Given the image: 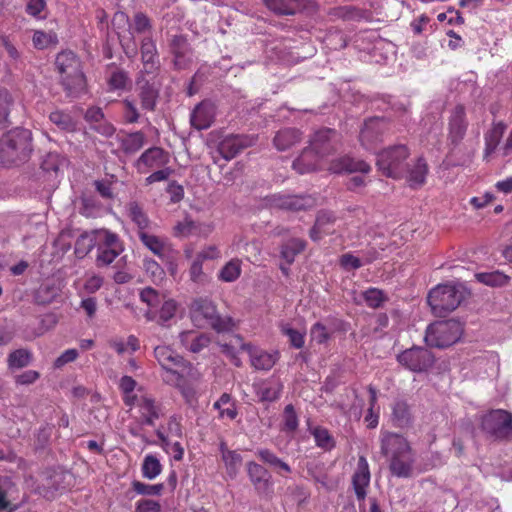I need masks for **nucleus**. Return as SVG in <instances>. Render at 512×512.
I'll use <instances>...</instances> for the list:
<instances>
[{
  "instance_id": "obj_1",
  "label": "nucleus",
  "mask_w": 512,
  "mask_h": 512,
  "mask_svg": "<svg viewBox=\"0 0 512 512\" xmlns=\"http://www.w3.org/2000/svg\"><path fill=\"white\" fill-rule=\"evenodd\" d=\"M33 152L32 133L17 127L0 138V164L3 166L21 165L30 159Z\"/></svg>"
},
{
  "instance_id": "obj_2",
  "label": "nucleus",
  "mask_w": 512,
  "mask_h": 512,
  "mask_svg": "<svg viewBox=\"0 0 512 512\" xmlns=\"http://www.w3.org/2000/svg\"><path fill=\"white\" fill-rule=\"evenodd\" d=\"M55 65L60 74V83L71 98H77L85 92L86 78L78 56L72 51H62L55 59Z\"/></svg>"
},
{
  "instance_id": "obj_3",
  "label": "nucleus",
  "mask_w": 512,
  "mask_h": 512,
  "mask_svg": "<svg viewBox=\"0 0 512 512\" xmlns=\"http://www.w3.org/2000/svg\"><path fill=\"white\" fill-rule=\"evenodd\" d=\"M190 318L196 327L209 326L218 333L228 332L234 327L233 319L220 316L216 306L207 298H198L191 303Z\"/></svg>"
},
{
  "instance_id": "obj_4",
  "label": "nucleus",
  "mask_w": 512,
  "mask_h": 512,
  "mask_svg": "<svg viewBox=\"0 0 512 512\" xmlns=\"http://www.w3.org/2000/svg\"><path fill=\"white\" fill-rule=\"evenodd\" d=\"M464 298L465 294L461 287L442 284L429 292L427 302L435 316L445 317L454 311Z\"/></svg>"
},
{
  "instance_id": "obj_5",
  "label": "nucleus",
  "mask_w": 512,
  "mask_h": 512,
  "mask_svg": "<svg viewBox=\"0 0 512 512\" xmlns=\"http://www.w3.org/2000/svg\"><path fill=\"white\" fill-rule=\"evenodd\" d=\"M462 334L463 324L456 319H448L430 324L424 340L429 347L443 349L458 342Z\"/></svg>"
},
{
  "instance_id": "obj_6",
  "label": "nucleus",
  "mask_w": 512,
  "mask_h": 512,
  "mask_svg": "<svg viewBox=\"0 0 512 512\" xmlns=\"http://www.w3.org/2000/svg\"><path fill=\"white\" fill-rule=\"evenodd\" d=\"M154 355L158 363L165 371L163 380L166 383L180 385L184 379V372L191 368V364L184 360L168 346H157Z\"/></svg>"
},
{
  "instance_id": "obj_7",
  "label": "nucleus",
  "mask_w": 512,
  "mask_h": 512,
  "mask_svg": "<svg viewBox=\"0 0 512 512\" xmlns=\"http://www.w3.org/2000/svg\"><path fill=\"white\" fill-rule=\"evenodd\" d=\"M408 156L409 150L405 145L390 146L377 154L376 165L383 175L400 178L405 171Z\"/></svg>"
},
{
  "instance_id": "obj_8",
  "label": "nucleus",
  "mask_w": 512,
  "mask_h": 512,
  "mask_svg": "<svg viewBox=\"0 0 512 512\" xmlns=\"http://www.w3.org/2000/svg\"><path fill=\"white\" fill-rule=\"evenodd\" d=\"M480 427L494 440H504L512 435V414L504 409H492L481 417Z\"/></svg>"
},
{
  "instance_id": "obj_9",
  "label": "nucleus",
  "mask_w": 512,
  "mask_h": 512,
  "mask_svg": "<svg viewBox=\"0 0 512 512\" xmlns=\"http://www.w3.org/2000/svg\"><path fill=\"white\" fill-rule=\"evenodd\" d=\"M390 123L384 117H371L364 121L360 130L359 140L361 145L367 149H374L383 141L384 135L389 130Z\"/></svg>"
},
{
  "instance_id": "obj_10",
  "label": "nucleus",
  "mask_w": 512,
  "mask_h": 512,
  "mask_svg": "<svg viewBox=\"0 0 512 512\" xmlns=\"http://www.w3.org/2000/svg\"><path fill=\"white\" fill-rule=\"evenodd\" d=\"M398 362L412 372L427 371L434 364V355L424 347L413 346L397 356Z\"/></svg>"
},
{
  "instance_id": "obj_11",
  "label": "nucleus",
  "mask_w": 512,
  "mask_h": 512,
  "mask_svg": "<svg viewBox=\"0 0 512 512\" xmlns=\"http://www.w3.org/2000/svg\"><path fill=\"white\" fill-rule=\"evenodd\" d=\"M101 241L97 246L98 254L96 257V265L98 267L110 265L117 256L123 251V245L119 237L105 230L100 232Z\"/></svg>"
},
{
  "instance_id": "obj_12",
  "label": "nucleus",
  "mask_w": 512,
  "mask_h": 512,
  "mask_svg": "<svg viewBox=\"0 0 512 512\" xmlns=\"http://www.w3.org/2000/svg\"><path fill=\"white\" fill-rule=\"evenodd\" d=\"M271 208L297 212L313 208L316 200L310 195L274 194L267 198Z\"/></svg>"
},
{
  "instance_id": "obj_13",
  "label": "nucleus",
  "mask_w": 512,
  "mask_h": 512,
  "mask_svg": "<svg viewBox=\"0 0 512 512\" xmlns=\"http://www.w3.org/2000/svg\"><path fill=\"white\" fill-rule=\"evenodd\" d=\"M144 75V71H140L136 78L137 96L143 110L155 111L160 96V85L146 79Z\"/></svg>"
},
{
  "instance_id": "obj_14",
  "label": "nucleus",
  "mask_w": 512,
  "mask_h": 512,
  "mask_svg": "<svg viewBox=\"0 0 512 512\" xmlns=\"http://www.w3.org/2000/svg\"><path fill=\"white\" fill-rule=\"evenodd\" d=\"M257 137L253 135H228L218 144V152L225 160H231L244 149L253 146Z\"/></svg>"
},
{
  "instance_id": "obj_15",
  "label": "nucleus",
  "mask_w": 512,
  "mask_h": 512,
  "mask_svg": "<svg viewBox=\"0 0 512 512\" xmlns=\"http://www.w3.org/2000/svg\"><path fill=\"white\" fill-rule=\"evenodd\" d=\"M468 121L466 119L465 107L458 104L454 107L449 117L448 124V140L454 146L460 144L466 135Z\"/></svg>"
},
{
  "instance_id": "obj_16",
  "label": "nucleus",
  "mask_w": 512,
  "mask_h": 512,
  "mask_svg": "<svg viewBox=\"0 0 512 512\" xmlns=\"http://www.w3.org/2000/svg\"><path fill=\"white\" fill-rule=\"evenodd\" d=\"M169 49L174 56L173 63L176 69H185L192 62V48L184 35H172Z\"/></svg>"
},
{
  "instance_id": "obj_17",
  "label": "nucleus",
  "mask_w": 512,
  "mask_h": 512,
  "mask_svg": "<svg viewBox=\"0 0 512 512\" xmlns=\"http://www.w3.org/2000/svg\"><path fill=\"white\" fill-rule=\"evenodd\" d=\"M336 134V131L330 128H322L316 131L310 139L309 149L320 157L329 155L335 149L334 138Z\"/></svg>"
},
{
  "instance_id": "obj_18",
  "label": "nucleus",
  "mask_w": 512,
  "mask_h": 512,
  "mask_svg": "<svg viewBox=\"0 0 512 512\" xmlns=\"http://www.w3.org/2000/svg\"><path fill=\"white\" fill-rule=\"evenodd\" d=\"M264 5L278 16H291L307 9L311 0H262Z\"/></svg>"
},
{
  "instance_id": "obj_19",
  "label": "nucleus",
  "mask_w": 512,
  "mask_h": 512,
  "mask_svg": "<svg viewBox=\"0 0 512 512\" xmlns=\"http://www.w3.org/2000/svg\"><path fill=\"white\" fill-rule=\"evenodd\" d=\"M214 229L213 224L194 221L186 216L183 221L177 222L173 228L175 237L186 238L190 235L208 236Z\"/></svg>"
},
{
  "instance_id": "obj_20",
  "label": "nucleus",
  "mask_w": 512,
  "mask_h": 512,
  "mask_svg": "<svg viewBox=\"0 0 512 512\" xmlns=\"http://www.w3.org/2000/svg\"><path fill=\"white\" fill-rule=\"evenodd\" d=\"M407 440L397 433L384 432L381 436V453L386 457H394L410 452Z\"/></svg>"
},
{
  "instance_id": "obj_21",
  "label": "nucleus",
  "mask_w": 512,
  "mask_h": 512,
  "mask_svg": "<svg viewBox=\"0 0 512 512\" xmlns=\"http://www.w3.org/2000/svg\"><path fill=\"white\" fill-rule=\"evenodd\" d=\"M370 483L369 465L364 456H360L356 471L352 476L353 489L358 501H364L367 495V487Z\"/></svg>"
},
{
  "instance_id": "obj_22",
  "label": "nucleus",
  "mask_w": 512,
  "mask_h": 512,
  "mask_svg": "<svg viewBox=\"0 0 512 512\" xmlns=\"http://www.w3.org/2000/svg\"><path fill=\"white\" fill-rule=\"evenodd\" d=\"M214 118L215 106L209 101H202L194 108L190 121L197 130H204L211 126Z\"/></svg>"
},
{
  "instance_id": "obj_23",
  "label": "nucleus",
  "mask_w": 512,
  "mask_h": 512,
  "mask_svg": "<svg viewBox=\"0 0 512 512\" xmlns=\"http://www.w3.org/2000/svg\"><path fill=\"white\" fill-rule=\"evenodd\" d=\"M247 473L250 481L258 492L264 493L270 489L272 476L265 467L251 461L247 463Z\"/></svg>"
},
{
  "instance_id": "obj_24",
  "label": "nucleus",
  "mask_w": 512,
  "mask_h": 512,
  "mask_svg": "<svg viewBox=\"0 0 512 512\" xmlns=\"http://www.w3.org/2000/svg\"><path fill=\"white\" fill-rule=\"evenodd\" d=\"M141 60L144 74H153L159 69V59L154 41L146 37L141 43Z\"/></svg>"
},
{
  "instance_id": "obj_25",
  "label": "nucleus",
  "mask_w": 512,
  "mask_h": 512,
  "mask_svg": "<svg viewBox=\"0 0 512 512\" xmlns=\"http://www.w3.org/2000/svg\"><path fill=\"white\" fill-rule=\"evenodd\" d=\"M106 229L91 230L83 232L75 242L74 253L77 258L83 259L94 247H97L101 241L100 232Z\"/></svg>"
},
{
  "instance_id": "obj_26",
  "label": "nucleus",
  "mask_w": 512,
  "mask_h": 512,
  "mask_svg": "<svg viewBox=\"0 0 512 512\" xmlns=\"http://www.w3.org/2000/svg\"><path fill=\"white\" fill-rule=\"evenodd\" d=\"M302 139L300 130L287 127L279 130L273 139V144L278 151H286L299 143Z\"/></svg>"
},
{
  "instance_id": "obj_27",
  "label": "nucleus",
  "mask_w": 512,
  "mask_h": 512,
  "mask_svg": "<svg viewBox=\"0 0 512 512\" xmlns=\"http://www.w3.org/2000/svg\"><path fill=\"white\" fill-rule=\"evenodd\" d=\"M251 365L257 370H270L279 358L278 352H267L255 347L249 348Z\"/></svg>"
},
{
  "instance_id": "obj_28",
  "label": "nucleus",
  "mask_w": 512,
  "mask_h": 512,
  "mask_svg": "<svg viewBox=\"0 0 512 512\" xmlns=\"http://www.w3.org/2000/svg\"><path fill=\"white\" fill-rule=\"evenodd\" d=\"M413 457L410 452L390 458L389 468L394 476L408 478L412 474Z\"/></svg>"
},
{
  "instance_id": "obj_29",
  "label": "nucleus",
  "mask_w": 512,
  "mask_h": 512,
  "mask_svg": "<svg viewBox=\"0 0 512 512\" xmlns=\"http://www.w3.org/2000/svg\"><path fill=\"white\" fill-rule=\"evenodd\" d=\"M107 73V84L110 90H125L131 84L129 73L115 64L109 65Z\"/></svg>"
},
{
  "instance_id": "obj_30",
  "label": "nucleus",
  "mask_w": 512,
  "mask_h": 512,
  "mask_svg": "<svg viewBox=\"0 0 512 512\" xmlns=\"http://www.w3.org/2000/svg\"><path fill=\"white\" fill-rule=\"evenodd\" d=\"M169 161L167 153L160 147H151L147 149L139 157L137 164L145 165L149 168L160 167L167 164Z\"/></svg>"
},
{
  "instance_id": "obj_31",
  "label": "nucleus",
  "mask_w": 512,
  "mask_h": 512,
  "mask_svg": "<svg viewBox=\"0 0 512 512\" xmlns=\"http://www.w3.org/2000/svg\"><path fill=\"white\" fill-rule=\"evenodd\" d=\"M319 158H321L319 155H316L309 148H305L299 157L293 161V168L300 174L315 171Z\"/></svg>"
},
{
  "instance_id": "obj_32",
  "label": "nucleus",
  "mask_w": 512,
  "mask_h": 512,
  "mask_svg": "<svg viewBox=\"0 0 512 512\" xmlns=\"http://www.w3.org/2000/svg\"><path fill=\"white\" fill-rule=\"evenodd\" d=\"M122 151L127 154H135L145 144L146 136L142 131H135L126 134L119 139Z\"/></svg>"
},
{
  "instance_id": "obj_33",
  "label": "nucleus",
  "mask_w": 512,
  "mask_h": 512,
  "mask_svg": "<svg viewBox=\"0 0 512 512\" xmlns=\"http://www.w3.org/2000/svg\"><path fill=\"white\" fill-rule=\"evenodd\" d=\"M330 14L347 21H360L363 19L368 20L370 18V15L366 10L356 8L352 5L333 8Z\"/></svg>"
},
{
  "instance_id": "obj_34",
  "label": "nucleus",
  "mask_w": 512,
  "mask_h": 512,
  "mask_svg": "<svg viewBox=\"0 0 512 512\" xmlns=\"http://www.w3.org/2000/svg\"><path fill=\"white\" fill-rule=\"evenodd\" d=\"M392 422L399 428H405L411 425L412 416L408 404L403 400H398L392 407Z\"/></svg>"
},
{
  "instance_id": "obj_35",
  "label": "nucleus",
  "mask_w": 512,
  "mask_h": 512,
  "mask_svg": "<svg viewBox=\"0 0 512 512\" xmlns=\"http://www.w3.org/2000/svg\"><path fill=\"white\" fill-rule=\"evenodd\" d=\"M128 216L131 221L138 227V231H144L150 226V219L144 212L142 206L136 202L131 201L126 205Z\"/></svg>"
},
{
  "instance_id": "obj_36",
  "label": "nucleus",
  "mask_w": 512,
  "mask_h": 512,
  "mask_svg": "<svg viewBox=\"0 0 512 512\" xmlns=\"http://www.w3.org/2000/svg\"><path fill=\"white\" fill-rule=\"evenodd\" d=\"M138 237L141 243L154 255L158 256L160 259H164L165 243L160 237L149 234L145 230L138 231Z\"/></svg>"
},
{
  "instance_id": "obj_37",
  "label": "nucleus",
  "mask_w": 512,
  "mask_h": 512,
  "mask_svg": "<svg viewBox=\"0 0 512 512\" xmlns=\"http://www.w3.org/2000/svg\"><path fill=\"white\" fill-rule=\"evenodd\" d=\"M306 248V241L300 238H292L281 247V256L288 263L292 264L295 257L304 251Z\"/></svg>"
},
{
  "instance_id": "obj_38",
  "label": "nucleus",
  "mask_w": 512,
  "mask_h": 512,
  "mask_svg": "<svg viewBox=\"0 0 512 512\" xmlns=\"http://www.w3.org/2000/svg\"><path fill=\"white\" fill-rule=\"evenodd\" d=\"M33 356L28 349H16L12 351L7 358L9 369H22L32 362Z\"/></svg>"
},
{
  "instance_id": "obj_39",
  "label": "nucleus",
  "mask_w": 512,
  "mask_h": 512,
  "mask_svg": "<svg viewBox=\"0 0 512 512\" xmlns=\"http://www.w3.org/2000/svg\"><path fill=\"white\" fill-rule=\"evenodd\" d=\"M283 390V385L279 381L267 382L262 384L257 395L261 401L273 402L279 399Z\"/></svg>"
},
{
  "instance_id": "obj_40",
  "label": "nucleus",
  "mask_w": 512,
  "mask_h": 512,
  "mask_svg": "<svg viewBox=\"0 0 512 512\" xmlns=\"http://www.w3.org/2000/svg\"><path fill=\"white\" fill-rule=\"evenodd\" d=\"M478 282L491 287H502L506 285L510 279L509 276L498 270L492 272H482L475 274Z\"/></svg>"
},
{
  "instance_id": "obj_41",
  "label": "nucleus",
  "mask_w": 512,
  "mask_h": 512,
  "mask_svg": "<svg viewBox=\"0 0 512 512\" xmlns=\"http://www.w3.org/2000/svg\"><path fill=\"white\" fill-rule=\"evenodd\" d=\"M256 455L259 457L261 461L270 465L272 468L276 469L278 472L284 471L285 473H291L290 466L284 462L282 459L276 456L269 449H259L256 452Z\"/></svg>"
},
{
  "instance_id": "obj_42",
  "label": "nucleus",
  "mask_w": 512,
  "mask_h": 512,
  "mask_svg": "<svg viewBox=\"0 0 512 512\" xmlns=\"http://www.w3.org/2000/svg\"><path fill=\"white\" fill-rule=\"evenodd\" d=\"M139 406L143 410L144 423L153 426L155 420L160 417V409L155 400L150 397H142Z\"/></svg>"
},
{
  "instance_id": "obj_43",
  "label": "nucleus",
  "mask_w": 512,
  "mask_h": 512,
  "mask_svg": "<svg viewBox=\"0 0 512 512\" xmlns=\"http://www.w3.org/2000/svg\"><path fill=\"white\" fill-rule=\"evenodd\" d=\"M336 172H361L368 173L370 171V165L363 160L354 159L351 157H343L339 161V167L335 168Z\"/></svg>"
},
{
  "instance_id": "obj_44",
  "label": "nucleus",
  "mask_w": 512,
  "mask_h": 512,
  "mask_svg": "<svg viewBox=\"0 0 512 512\" xmlns=\"http://www.w3.org/2000/svg\"><path fill=\"white\" fill-rule=\"evenodd\" d=\"M311 434L314 437L316 446L324 451H331L336 445L334 437L330 434L328 429L324 427H315L311 431Z\"/></svg>"
},
{
  "instance_id": "obj_45",
  "label": "nucleus",
  "mask_w": 512,
  "mask_h": 512,
  "mask_svg": "<svg viewBox=\"0 0 512 512\" xmlns=\"http://www.w3.org/2000/svg\"><path fill=\"white\" fill-rule=\"evenodd\" d=\"M428 172L427 164L422 158H419L414 167L409 171L408 182L413 188L424 184Z\"/></svg>"
},
{
  "instance_id": "obj_46",
  "label": "nucleus",
  "mask_w": 512,
  "mask_h": 512,
  "mask_svg": "<svg viewBox=\"0 0 512 512\" xmlns=\"http://www.w3.org/2000/svg\"><path fill=\"white\" fill-rule=\"evenodd\" d=\"M49 119L62 131L72 132L76 129V123L69 113L56 110L50 113Z\"/></svg>"
},
{
  "instance_id": "obj_47",
  "label": "nucleus",
  "mask_w": 512,
  "mask_h": 512,
  "mask_svg": "<svg viewBox=\"0 0 512 512\" xmlns=\"http://www.w3.org/2000/svg\"><path fill=\"white\" fill-rule=\"evenodd\" d=\"M241 274V262L238 259H232L219 272V279L224 282H233Z\"/></svg>"
},
{
  "instance_id": "obj_48",
  "label": "nucleus",
  "mask_w": 512,
  "mask_h": 512,
  "mask_svg": "<svg viewBox=\"0 0 512 512\" xmlns=\"http://www.w3.org/2000/svg\"><path fill=\"white\" fill-rule=\"evenodd\" d=\"M504 129L505 126L502 123H498L494 126L490 134L485 137V157H488L496 150Z\"/></svg>"
},
{
  "instance_id": "obj_49",
  "label": "nucleus",
  "mask_w": 512,
  "mask_h": 512,
  "mask_svg": "<svg viewBox=\"0 0 512 512\" xmlns=\"http://www.w3.org/2000/svg\"><path fill=\"white\" fill-rule=\"evenodd\" d=\"M162 470L159 460L153 455H146L142 464V475L144 478L152 480L156 478Z\"/></svg>"
},
{
  "instance_id": "obj_50",
  "label": "nucleus",
  "mask_w": 512,
  "mask_h": 512,
  "mask_svg": "<svg viewBox=\"0 0 512 512\" xmlns=\"http://www.w3.org/2000/svg\"><path fill=\"white\" fill-rule=\"evenodd\" d=\"M143 268L146 274L151 278L154 283H160L165 277V271L160 264L152 258H145L143 260Z\"/></svg>"
},
{
  "instance_id": "obj_51",
  "label": "nucleus",
  "mask_w": 512,
  "mask_h": 512,
  "mask_svg": "<svg viewBox=\"0 0 512 512\" xmlns=\"http://www.w3.org/2000/svg\"><path fill=\"white\" fill-rule=\"evenodd\" d=\"M58 296V289L53 285H41L35 293V301L39 305L50 304Z\"/></svg>"
},
{
  "instance_id": "obj_52",
  "label": "nucleus",
  "mask_w": 512,
  "mask_h": 512,
  "mask_svg": "<svg viewBox=\"0 0 512 512\" xmlns=\"http://www.w3.org/2000/svg\"><path fill=\"white\" fill-rule=\"evenodd\" d=\"M222 459L225 463L228 475L232 478L235 477L242 465V456L236 451L224 452Z\"/></svg>"
},
{
  "instance_id": "obj_53",
  "label": "nucleus",
  "mask_w": 512,
  "mask_h": 512,
  "mask_svg": "<svg viewBox=\"0 0 512 512\" xmlns=\"http://www.w3.org/2000/svg\"><path fill=\"white\" fill-rule=\"evenodd\" d=\"M363 298L370 308H379L387 298L382 290L369 288L363 292Z\"/></svg>"
},
{
  "instance_id": "obj_54",
  "label": "nucleus",
  "mask_w": 512,
  "mask_h": 512,
  "mask_svg": "<svg viewBox=\"0 0 512 512\" xmlns=\"http://www.w3.org/2000/svg\"><path fill=\"white\" fill-rule=\"evenodd\" d=\"M283 418L284 426L282 430L285 432H295L299 423L297 413L292 404H288L284 408Z\"/></svg>"
},
{
  "instance_id": "obj_55",
  "label": "nucleus",
  "mask_w": 512,
  "mask_h": 512,
  "mask_svg": "<svg viewBox=\"0 0 512 512\" xmlns=\"http://www.w3.org/2000/svg\"><path fill=\"white\" fill-rule=\"evenodd\" d=\"M123 104V117L126 123H137L140 119V113L134 100L125 98Z\"/></svg>"
},
{
  "instance_id": "obj_56",
  "label": "nucleus",
  "mask_w": 512,
  "mask_h": 512,
  "mask_svg": "<svg viewBox=\"0 0 512 512\" xmlns=\"http://www.w3.org/2000/svg\"><path fill=\"white\" fill-rule=\"evenodd\" d=\"M133 490L140 495H160L164 489L162 483L159 484H146L140 481L132 482Z\"/></svg>"
},
{
  "instance_id": "obj_57",
  "label": "nucleus",
  "mask_w": 512,
  "mask_h": 512,
  "mask_svg": "<svg viewBox=\"0 0 512 512\" xmlns=\"http://www.w3.org/2000/svg\"><path fill=\"white\" fill-rule=\"evenodd\" d=\"M281 332L287 336L290 345L295 349H300L304 346V334L292 328L289 325H282Z\"/></svg>"
},
{
  "instance_id": "obj_58",
  "label": "nucleus",
  "mask_w": 512,
  "mask_h": 512,
  "mask_svg": "<svg viewBox=\"0 0 512 512\" xmlns=\"http://www.w3.org/2000/svg\"><path fill=\"white\" fill-rule=\"evenodd\" d=\"M140 300L146 303L149 307L155 308L161 303V297L157 290L146 287L140 292Z\"/></svg>"
},
{
  "instance_id": "obj_59",
  "label": "nucleus",
  "mask_w": 512,
  "mask_h": 512,
  "mask_svg": "<svg viewBox=\"0 0 512 512\" xmlns=\"http://www.w3.org/2000/svg\"><path fill=\"white\" fill-rule=\"evenodd\" d=\"M310 335L313 341L318 344L327 342L330 338V334L325 325L320 322H316L310 330Z\"/></svg>"
},
{
  "instance_id": "obj_60",
  "label": "nucleus",
  "mask_w": 512,
  "mask_h": 512,
  "mask_svg": "<svg viewBox=\"0 0 512 512\" xmlns=\"http://www.w3.org/2000/svg\"><path fill=\"white\" fill-rule=\"evenodd\" d=\"M211 342V337L206 333H197L195 337L192 339L191 344L189 345V351L192 353H199L204 348L208 347Z\"/></svg>"
},
{
  "instance_id": "obj_61",
  "label": "nucleus",
  "mask_w": 512,
  "mask_h": 512,
  "mask_svg": "<svg viewBox=\"0 0 512 512\" xmlns=\"http://www.w3.org/2000/svg\"><path fill=\"white\" fill-rule=\"evenodd\" d=\"M335 222V216L332 212L329 211H320L317 214L315 223L317 227H320L324 231H330V226Z\"/></svg>"
},
{
  "instance_id": "obj_62",
  "label": "nucleus",
  "mask_w": 512,
  "mask_h": 512,
  "mask_svg": "<svg viewBox=\"0 0 512 512\" xmlns=\"http://www.w3.org/2000/svg\"><path fill=\"white\" fill-rule=\"evenodd\" d=\"M176 311V302L174 300H167L161 306L159 317L163 322H167L175 316Z\"/></svg>"
},
{
  "instance_id": "obj_63",
  "label": "nucleus",
  "mask_w": 512,
  "mask_h": 512,
  "mask_svg": "<svg viewBox=\"0 0 512 512\" xmlns=\"http://www.w3.org/2000/svg\"><path fill=\"white\" fill-rule=\"evenodd\" d=\"M161 505L158 501L141 499L137 502L135 512H159Z\"/></svg>"
},
{
  "instance_id": "obj_64",
  "label": "nucleus",
  "mask_w": 512,
  "mask_h": 512,
  "mask_svg": "<svg viewBox=\"0 0 512 512\" xmlns=\"http://www.w3.org/2000/svg\"><path fill=\"white\" fill-rule=\"evenodd\" d=\"M167 192L170 195V201L172 203H178L184 198V188L176 181H172L169 183L167 187Z\"/></svg>"
}]
</instances>
